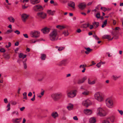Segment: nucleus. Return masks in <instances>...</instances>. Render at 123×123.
<instances>
[{
    "label": "nucleus",
    "mask_w": 123,
    "mask_h": 123,
    "mask_svg": "<svg viewBox=\"0 0 123 123\" xmlns=\"http://www.w3.org/2000/svg\"><path fill=\"white\" fill-rule=\"evenodd\" d=\"M58 37L57 31L55 30L53 31L49 35V38L52 41L57 40L58 39Z\"/></svg>",
    "instance_id": "nucleus-1"
},
{
    "label": "nucleus",
    "mask_w": 123,
    "mask_h": 123,
    "mask_svg": "<svg viewBox=\"0 0 123 123\" xmlns=\"http://www.w3.org/2000/svg\"><path fill=\"white\" fill-rule=\"evenodd\" d=\"M95 98L99 102H101L103 101L104 97L103 95L99 92H97L94 95Z\"/></svg>",
    "instance_id": "nucleus-2"
},
{
    "label": "nucleus",
    "mask_w": 123,
    "mask_h": 123,
    "mask_svg": "<svg viewBox=\"0 0 123 123\" xmlns=\"http://www.w3.org/2000/svg\"><path fill=\"white\" fill-rule=\"evenodd\" d=\"M76 90L68 91L66 92L68 98H72L75 97L77 93Z\"/></svg>",
    "instance_id": "nucleus-3"
},
{
    "label": "nucleus",
    "mask_w": 123,
    "mask_h": 123,
    "mask_svg": "<svg viewBox=\"0 0 123 123\" xmlns=\"http://www.w3.org/2000/svg\"><path fill=\"white\" fill-rule=\"evenodd\" d=\"M97 114L101 116L104 117L106 115V112L103 108L99 107L98 108L97 110Z\"/></svg>",
    "instance_id": "nucleus-4"
},
{
    "label": "nucleus",
    "mask_w": 123,
    "mask_h": 123,
    "mask_svg": "<svg viewBox=\"0 0 123 123\" xmlns=\"http://www.w3.org/2000/svg\"><path fill=\"white\" fill-rule=\"evenodd\" d=\"M106 103L107 106L109 108H112L113 106V100L111 98H108L106 100Z\"/></svg>",
    "instance_id": "nucleus-5"
},
{
    "label": "nucleus",
    "mask_w": 123,
    "mask_h": 123,
    "mask_svg": "<svg viewBox=\"0 0 123 123\" xmlns=\"http://www.w3.org/2000/svg\"><path fill=\"white\" fill-rule=\"evenodd\" d=\"M62 96V94L61 93L53 94L51 95L52 98L55 100L60 99Z\"/></svg>",
    "instance_id": "nucleus-6"
},
{
    "label": "nucleus",
    "mask_w": 123,
    "mask_h": 123,
    "mask_svg": "<svg viewBox=\"0 0 123 123\" xmlns=\"http://www.w3.org/2000/svg\"><path fill=\"white\" fill-rule=\"evenodd\" d=\"M37 15L38 17L42 19L46 18L47 17L46 13L43 12H37Z\"/></svg>",
    "instance_id": "nucleus-7"
},
{
    "label": "nucleus",
    "mask_w": 123,
    "mask_h": 123,
    "mask_svg": "<svg viewBox=\"0 0 123 123\" xmlns=\"http://www.w3.org/2000/svg\"><path fill=\"white\" fill-rule=\"evenodd\" d=\"M31 36L32 37L37 38L39 35V32L36 31H32L30 33Z\"/></svg>",
    "instance_id": "nucleus-8"
},
{
    "label": "nucleus",
    "mask_w": 123,
    "mask_h": 123,
    "mask_svg": "<svg viewBox=\"0 0 123 123\" xmlns=\"http://www.w3.org/2000/svg\"><path fill=\"white\" fill-rule=\"evenodd\" d=\"M82 104L87 107L92 104V103L90 101L89 99H87L86 100L83 101L82 102Z\"/></svg>",
    "instance_id": "nucleus-9"
},
{
    "label": "nucleus",
    "mask_w": 123,
    "mask_h": 123,
    "mask_svg": "<svg viewBox=\"0 0 123 123\" xmlns=\"http://www.w3.org/2000/svg\"><path fill=\"white\" fill-rule=\"evenodd\" d=\"M33 9L36 11L42 10H43V7L39 5H37L34 6L33 7Z\"/></svg>",
    "instance_id": "nucleus-10"
},
{
    "label": "nucleus",
    "mask_w": 123,
    "mask_h": 123,
    "mask_svg": "<svg viewBox=\"0 0 123 123\" xmlns=\"http://www.w3.org/2000/svg\"><path fill=\"white\" fill-rule=\"evenodd\" d=\"M86 6V4L85 2H82L80 3L78 5V6L80 9L82 10L85 8Z\"/></svg>",
    "instance_id": "nucleus-11"
},
{
    "label": "nucleus",
    "mask_w": 123,
    "mask_h": 123,
    "mask_svg": "<svg viewBox=\"0 0 123 123\" xmlns=\"http://www.w3.org/2000/svg\"><path fill=\"white\" fill-rule=\"evenodd\" d=\"M22 118H13L12 121L13 123H19L22 119Z\"/></svg>",
    "instance_id": "nucleus-12"
},
{
    "label": "nucleus",
    "mask_w": 123,
    "mask_h": 123,
    "mask_svg": "<svg viewBox=\"0 0 123 123\" xmlns=\"http://www.w3.org/2000/svg\"><path fill=\"white\" fill-rule=\"evenodd\" d=\"M50 29V28L45 27L41 30L42 31L44 34H46L49 33Z\"/></svg>",
    "instance_id": "nucleus-13"
},
{
    "label": "nucleus",
    "mask_w": 123,
    "mask_h": 123,
    "mask_svg": "<svg viewBox=\"0 0 123 123\" xmlns=\"http://www.w3.org/2000/svg\"><path fill=\"white\" fill-rule=\"evenodd\" d=\"M87 79L86 76H85L83 77L81 79H80L78 80L77 83L78 84H80L83 83Z\"/></svg>",
    "instance_id": "nucleus-14"
},
{
    "label": "nucleus",
    "mask_w": 123,
    "mask_h": 123,
    "mask_svg": "<svg viewBox=\"0 0 123 123\" xmlns=\"http://www.w3.org/2000/svg\"><path fill=\"white\" fill-rule=\"evenodd\" d=\"M68 63L67 60L64 59L61 61L59 63V65L60 66L62 65H65Z\"/></svg>",
    "instance_id": "nucleus-15"
},
{
    "label": "nucleus",
    "mask_w": 123,
    "mask_h": 123,
    "mask_svg": "<svg viewBox=\"0 0 123 123\" xmlns=\"http://www.w3.org/2000/svg\"><path fill=\"white\" fill-rule=\"evenodd\" d=\"M84 112L87 115H90L92 113L91 110L88 109H86L84 110Z\"/></svg>",
    "instance_id": "nucleus-16"
},
{
    "label": "nucleus",
    "mask_w": 123,
    "mask_h": 123,
    "mask_svg": "<svg viewBox=\"0 0 123 123\" xmlns=\"http://www.w3.org/2000/svg\"><path fill=\"white\" fill-rule=\"evenodd\" d=\"M29 17V15L25 14H23L22 15V18L24 22H25L26 20Z\"/></svg>",
    "instance_id": "nucleus-17"
},
{
    "label": "nucleus",
    "mask_w": 123,
    "mask_h": 123,
    "mask_svg": "<svg viewBox=\"0 0 123 123\" xmlns=\"http://www.w3.org/2000/svg\"><path fill=\"white\" fill-rule=\"evenodd\" d=\"M103 38L104 39H108V40H111L113 39V37L111 38V36L110 35H104L103 37Z\"/></svg>",
    "instance_id": "nucleus-18"
},
{
    "label": "nucleus",
    "mask_w": 123,
    "mask_h": 123,
    "mask_svg": "<svg viewBox=\"0 0 123 123\" xmlns=\"http://www.w3.org/2000/svg\"><path fill=\"white\" fill-rule=\"evenodd\" d=\"M40 1V0H30L31 3L33 5H35L39 3Z\"/></svg>",
    "instance_id": "nucleus-19"
},
{
    "label": "nucleus",
    "mask_w": 123,
    "mask_h": 123,
    "mask_svg": "<svg viewBox=\"0 0 123 123\" xmlns=\"http://www.w3.org/2000/svg\"><path fill=\"white\" fill-rule=\"evenodd\" d=\"M84 48L86 50V51H85V53L87 54H88L91 52L92 51V49H91L90 48L85 47Z\"/></svg>",
    "instance_id": "nucleus-20"
},
{
    "label": "nucleus",
    "mask_w": 123,
    "mask_h": 123,
    "mask_svg": "<svg viewBox=\"0 0 123 123\" xmlns=\"http://www.w3.org/2000/svg\"><path fill=\"white\" fill-rule=\"evenodd\" d=\"M107 119H110L111 122L112 123H113L114 122V121L115 119V117L114 116L112 115L110 117H108L107 118Z\"/></svg>",
    "instance_id": "nucleus-21"
},
{
    "label": "nucleus",
    "mask_w": 123,
    "mask_h": 123,
    "mask_svg": "<svg viewBox=\"0 0 123 123\" xmlns=\"http://www.w3.org/2000/svg\"><path fill=\"white\" fill-rule=\"evenodd\" d=\"M51 116L54 118H56L58 116V114L56 112H53L51 114Z\"/></svg>",
    "instance_id": "nucleus-22"
},
{
    "label": "nucleus",
    "mask_w": 123,
    "mask_h": 123,
    "mask_svg": "<svg viewBox=\"0 0 123 123\" xmlns=\"http://www.w3.org/2000/svg\"><path fill=\"white\" fill-rule=\"evenodd\" d=\"M55 11H52L51 10H48L47 11V13L49 15H54Z\"/></svg>",
    "instance_id": "nucleus-23"
},
{
    "label": "nucleus",
    "mask_w": 123,
    "mask_h": 123,
    "mask_svg": "<svg viewBox=\"0 0 123 123\" xmlns=\"http://www.w3.org/2000/svg\"><path fill=\"white\" fill-rule=\"evenodd\" d=\"M68 5L73 8H75V3L71 1L69 2L68 4Z\"/></svg>",
    "instance_id": "nucleus-24"
},
{
    "label": "nucleus",
    "mask_w": 123,
    "mask_h": 123,
    "mask_svg": "<svg viewBox=\"0 0 123 123\" xmlns=\"http://www.w3.org/2000/svg\"><path fill=\"white\" fill-rule=\"evenodd\" d=\"M7 19L10 22L13 23L15 21V19L12 16L8 17L7 18Z\"/></svg>",
    "instance_id": "nucleus-25"
},
{
    "label": "nucleus",
    "mask_w": 123,
    "mask_h": 123,
    "mask_svg": "<svg viewBox=\"0 0 123 123\" xmlns=\"http://www.w3.org/2000/svg\"><path fill=\"white\" fill-rule=\"evenodd\" d=\"M41 58L42 60H44L45 59L46 55L44 54H41Z\"/></svg>",
    "instance_id": "nucleus-26"
},
{
    "label": "nucleus",
    "mask_w": 123,
    "mask_h": 123,
    "mask_svg": "<svg viewBox=\"0 0 123 123\" xmlns=\"http://www.w3.org/2000/svg\"><path fill=\"white\" fill-rule=\"evenodd\" d=\"M26 55H24L22 53H20L19 55V57L20 58H22L24 59L25 58L26 56Z\"/></svg>",
    "instance_id": "nucleus-27"
},
{
    "label": "nucleus",
    "mask_w": 123,
    "mask_h": 123,
    "mask_svg": "<svg viewBox=\"0 0 123 123\" xmlns=\"http://www.w3.org/2000/svg\"><path fill=\"white\" fill-rule=\"evenodd\" d=\"M96 122V119L94 117L91 118L90 119L89 122L90 123H94Z\"/></svg>",
    "instance_id": "nucleus-28"
},
{
    "label": "nucleus",
    "mask_w": 123,
    "mask_h": 123,
    "mask_svg": "<svg viewBox=\"0 0 123 123\" xmlns=\"http://www.w3.org/2000/svg\"><path fill=\"white\" fill-rule=\"evenodd\" d=\"M120 76H117L116 75H113L112 76V79L115 80H116L118 79V78H120Z\"/></svg>",
    "instance_id": "nucleus-29"
},
{
    "label": "nucleus",
    "mask_w": 123,
    "mask_h": 123,
    "mask_svg": "<svg viewBox=\"0 0 123 123\" xmlns=\"http://www.w3.org/2000/svg\"><path fill=\"white\" fill-rule=\"evenodd\" d=\"M89 94V92L88 91H85L82 93V94L84 96L88 95Z\"/></svg>",
    "instance_id": "nucleus-30"
},
{
    "label": "nucleus",
    "mask_w": 123,
    "mask_h": 123,
    "mask_svg": "<svg viewBox=\"0 0 123 123\" xmlns=\"http://www.w3.org/2000/svg\"><path fill=\"white\" fill-rule=\"evenodd\" d=\"M56 27L59 29L61 30L65 28V27L63 26L58 25L56 26Z\"/></svg>",
    "instance_id": "nucleus-31"
},
{
    "label": "nucleus",
    "mask_w": 123,
    "mask_h": 123,
    "mask_svg": "<svg viewBox=\"0 0 123 123\" xmlns=\"http://www.w3.org/2000/svg\"><path fill=\"white\" fill-rule=\"evenodd\" d=\"M73 105L70 104L68 105L67 108L69 110H71L73 109Z\"/></svg>",
    "instance_id": "nucleus-32"
},
{
    "label": "nucleus",
    "mask_w": 123,
    "mask_h": 123,
    "mask_svg": "<svg viewBox=\"0 0 123 123\" xmlns=\"http://www.w3.org/2000/svg\"><path fill=\"white\" fill-rule=\"evenodd\" d=\"M4 58L6 59H9L10 58V56L8 54H5L4 55Z\"/></svg>",
    "instance_id": "nucleus-33"
},
{
    "label": "nucleus",
    "mask_w": 123,
    "mask_h": 123,
    "mask_svg": "<svg viewBox=\"0 0 123 123\" xmlns=\"http://www.w3.org/2000/svg\"><path fill=\"white\" fill-rule=\"evenodd\" d=\"M107 20H105L103 22V23L102 25V28H104L105 26H106V25L107 24Z\"/></svg>",
    "instance_id": "nucleus-34"
},
{
    "label": "nucleus",
    "mask_w": 123,
    "mask_h": 123,
    "mask_svg": "<svg viewBox=\"0 0 123 123\" xmlns=\"http://www.w3.org/2000/svg\"><path fill=\"white\" fill-rule=\"evenodd\" d=\"M95 80L92 81H91L89 79L88 80V83L89 84H95Z\"/></svg>",
    "instance_id": "nucleus-35"
},
{
    "label": "nucleus",
    "mask_w": 123,
    "mask_h": 123,
    "mask_svg": "<svg viewBox=\"0 0 123 123\" xmlns=\"http://www.w3.org/2000/svg\"><path fill=\"white\" fill-rule=\"evenodd\" d=\"M39 41V40L38 39L36 40H34L32 39L30 41V43H35L36 42Z\"/></svg>",
    "instance_id": "nucleus-36"
},
{
    "label": "nucleus",
    "mask_w": 123,
    "mask_h": 123,
    "mask_svg": "<svg viewBox=\"0 0 123 123\" xmlns=\"http://www.w3.org/2000/svg\"><path fill=\"white\" fill-rule=\"evenodd\" d=\"M12 115H14V114H16V115L18 116L19 115V113L17 111H14L12 113Z\"/></svg>",
    "instance_id": "nucleus-37"
},
{
    "label": "nucleus",
    "mask_w": 123,
    "mask_h": 123,
    "mask_svg": "<svg viewBox=\"0 0 123 123\" xmlns=\"http://www.w3.org/2000/svg\"><path fill=\"white\" fill-rule=\"evenodd\" d=\"M99 22H95L93 23L94 26H95L96 28L98 27V26L99 25Z\"/></svg>",
    "instance_id": "nucleus-38"
},
{
    "label": "nucleus",
    "mask_w": 123,
    "mask_h": 123,
    "mask_svg": "<svg viewBox=\"0 0 123 123\" xmlns=\"http://www.w3.org/2000/svg\"><path fill=\"white\" fill-rule=\"evenodd\" d=\"M23 95L24 96L23 98L27 99V93L26 92H25L23 94Z\"/></svg>",
    "instance_id": "nucleus-39"
},
{
    "label": "nucleus",
    "mask_w": 123,
    "mask_h": 123,
    "mask_svg": "<svg viewBox=\"0 0 123 123\" xmlns=\"http://www.w3.org/2000/svg\"><path fill=\"white\" fill-rule=\"evenodd\" d=\"M10 103L12 105H15L16 104L17 102L15 101L12 100L10 101Z\"/></svg>",
    "instance_id": "nucleus-40"
},
{
    "label": "nucleus",
    "mask_w": 123,
    "mask_h": 123,
    "mask_svg": "<svg viewBox=\"0 0 123 123\" xmlns=\"http://www.w3.org/2000/svg\"><path fill=\"white\" fill-rule=\"evenodd\" d=\"M63 34L65 36H67L68 35V33L67 31H65L63 32Z\"/></svg>",
    "instance_id": "nucleus-41"
},
{
    "label": "nucleus",
    "mask_w": 123,
    "mask_h": 123,
    "mask_svg": "<svg viewBox=\"0 0 123 123\" xmlns=\"http://www.w3.org/2000/svg\"><path fill=\"white\" fill-rule=\"evenodd\" d=\"M89 26V24L88 23L87 24H85L83 25V27L85 28H86Z\"/></svg>",
    "instance_id": "nucleus-42"
},
{
    "label": "nucleus",
    "mask_w": 123,
    "mask_h": 123,
    "mask_svg": "<svg viewBox=\"0 0 123 123\" xmlns=\"http://www.w3.org/2000/svg\"><path fill=\"white\" fill-rule=\"evenodd\" d=\"M101 9L104 12H105L108 10L107 8L104 7H101Z\"/></svg>",
    "instance_id": "nucleus-43"
},
{
    "label": "nucleus",
    "mask_w": 123,
    "mask_h": 123,
    "mask_svg": "<svg viewBox=\"0 0 123 123\" xmlns=\"http://www.w3.org/2000/svg\"><path fill=\"white\" fill-rule=\"evenodd\" d=\"M65 48V47H59V48L58 49V50L59 51H61L62 50L64 49Z\"/></svg>",
    "instance_id": "nucleus-44"
},
{
    "label": "nucleus",
    "mask_w": 123,
    "mask_h": 123,
    "mask_svg": "<svg viewBox=\"0 0 123 123\" xmlns=\"http://www.w3.org/2000/svg\"><path fill=\"white\" fill-rule=\"evenodd\" d=\"M10 103H8L7 105V107L8 108V109H7V111H9L10 109Z\"/></svg>",
    "instance_id": "nucleus-45"
},
{
    "label": "nucleus",
    "mask_w": 123,
    "mask_h": 123,
    "mask_svg": "<svg viewBox=\"0 0 123 123\" xmlns=\"http://www.w3.org/2000/svg\"><path fill=\"white\" fill-rule=\"evenodd\" d=\"M93 37L96 40H98L99 39V38L95 34L93 35Z\"/></svg>",
    "instance_id": "nucleus-46"
},
{
    "label": "nucleus",
    "mask_w": 123,
    "mask_h": 123,
    "mask_svg": "<svg viewBox=\"0 0 123 123\" xmlns=\"http://www.w3.org/2000/svg\"><path fill=\"white\" fill-rule=\"evenodd\" d=\"M23 63L24 64V68L26 69L27 68V64L25 62H23Z\"/></svg>",
    "instance_id": "nucleus-47"
},
{
    "label": "nucleus",
    "mask_w": 123,
    "mask_h": 123,
    "mask_svg": "<svg viewBox=\"0 0 123 123\" xmlns=\"http://www.w3.org/2000/svg\"><path fill=\"white\" fill-rule=\"evenodd\" d=\"M117 111L121 115H122L123 114V111L122 110H118Z\"/></svg>",
    "instance_id": "nucleus-48"
},
{
    "label": "nucleus",
    "mask_w": 123,
    "mask_h": 123,
    "mask_svg": "<svg viewBox=\"0 0 123 123\" xmlns=\"http://www.w3.org/2000/svg\"><path fill=\"white\" fill-rule=\"evenodd\" d=\"M12 31V30H7L6 32V33L8 34L11 33Z\"/></svg>",
    "instance_id": "nucleus-49"
},
{
    "label": "nucleus",
    "mask_w": 123,
    "mask_h": 123,
    "mask_svg": "<svg viewBox=\"0 0 123 123\" xmlns=\"http://www.w3.org/2000/svg\"><path fill=\"white\" fill-rule=\"evenodd\" d=\"M96 17L98 18H100V14L99 13H98L96 15Z\"/></svg>",
    "instance_id": "nucleus-50"
},
{
    "label": "nucleus",
    "mask_w": 123,
    "mask_h": 123,
    "mask_svg": "<svg viewBox=\"0 0 123 123\" xmlns=\"http://www.w3.org/2000/svg\"><path fill=\"white\" fill-rule=\"evenodd\" d=\"M14 32L18 35H19L20 33V31L18 30H16L14 31Z\"/></svg>",
    "instance_id": "nucleus-51"
},
{
    "label": "nucleus",
    "mask_w": 123,
    "mask_h": 123,
    "mask_svg": "<svg viewBox=\"0 0 123 123\" xmlns=\"http://www.w3.org/2000/svg\"><path fill=\"white\" fill-rule=\"evenodd\" d=\"M102 123H110V122L107 120H105L103 121Z\"/></svg>",
    "instance_id": "nucleus-52"
},
{
    "label": "nucleus",
    "mask_w": 123,
    "mask_h": 123,
    "mask_svg": "<svg viewBox=\"0 0 123 123\" xmlns=\"http://www.w3.org/2000/svg\"><path fill=\"white\" fill-rule=\"evenodd\" d=\"M0 51L1 52H4L6 50L4 49L1 48L0 49Z\"/></svg>",
    "instance_id": "nucleus-53"
},
{
    "label": "nucleus",
    "mask_w": 123,
    "mask_h": 123,
    "mask_svg": "<svg viewBox=\"0 0 123 123\" xmlns=\"http://www.w3.org/2000/svg\"><path fill=\"white\" fill-rule=\"evenodd\" d=\"M101 63L99 62L96 65V66L98 68H99L101 66Z\"/></svg>",
    "instance_id": "nucleus-54"
},
{
    "label": "nucleus",
    "mask_w": 123,
    "mask_h": 123,
    "mask_svg": "<svg viewBox=\"0 0 123 123\" xmlns=\"http://www.w3.org/2000/svg\"><path fill=\"white\" fill-rule=\"evenodd\" d=\"M23 35L24 36V37L25 38H27L28 37V35L27 34H23Z\"/></svg>",
    "instance_id": "nucleus-55"
},
{
    "label": "nucleus",
    "mask_w": 123,
    "mask_h": 123,
    "mask_svg": "<svg viewBox=\"0 0 123 123\" xmlns=\"http://www.w3.org/2000/svg\"><path fill=\"white\" fill-rule=\"evenodd\" d=\"M4 102L5 103H8L7 99L6 98H5L4 100Z\"/></svg>",
    "instance_id": "nucleus-56"
},
{
    "label": "nucleus",
    "mask_w": 123,
    "mask_h": 123,
    "mask_svg": "<svg viewBox=\"0 0 123 123\" xmlns=\"http://www.w3.org/2000/svg\"><path fill=\"white\" fill-rule=\"evenodd\" d=\"M44 78V77L42 76L41 78H39L38 79V80L39 81H42Z\"/></svg>",
    "instance_id": "nucleus-57"
},
{
    "label": "nucleus",
    "mask_w": 123,
    "mask_h": 123,
    "mask_svg": "<svg viewBox=\"0 0 123 123\" xmlns=\"http://www.w3.org/2000/svg\"><path fill=\"white\" fill-rule=\"evenodd\" d=\"M73 119L75 120H78V119L77 117L76 116H75L73 117Z\"/></svg>",
    "instance_id": "nucleus-58"
},
{
    "label": "nucleus",
    "mask_w": 123,
    "mask_h": 123,
    "mask_svg": "<svg viewBox=\"0 0 123 123\" xmlns=\"http://www.w3.org/2000/svg\"><path fill=\"white\" fill-rule=\"evenodd\" d=\"M25 107H23L22 108H20V110L21 111H23L25 109Z\"/></svg>",
    "instance_id": "nucleus-59"
},
{
    "label": "nucleus",
    "mask_w": 123,
    "mask_h": 123,
    "mask_svg": "<svg viewBox=\"0 0 123 123\" xmlns=\"http://www.w3.org/2000/svg\"><path fill=\"white\" fill-rule=\"evenodd\" d=\"M28 6H25V5L22 6V8L23 9H25L27 8Z\"/></svg>",
    "instance_id": "nucleus-60"
},
{
    "label": "nucleus",
    "mask_w": 123,
    "mask_h": 123,
    "mask_svg": "<svg viewBox=\"0 0 123 123\" xmlns=\"http://www.w3.org/2000/svg\"><path fill=\"white\" fill-rule=\"evenodd\" d=\"M81 31V30L79 29H78L76 30V32L78 33H80Z\"/></svg>",
    "instance_id": "nucleus-61"
},
{
    "label": "nucleus",
    "mask_w": 123,
    "mask_h": 123,
    "mask_svg": "<svg viewBox=\"0 0 123 123\" xmlns=\"http://www.w3.org/2000/svg\"><path fill=\"white\" fill-rule=\"evenodd\" d=\"M19 44V42H17L15 43V45L18 46Z\"/></svg>",
    "instance_id": "nucleus-62"
},
{
    "label": "nucleus",
    "mask_w": 123,
    "mask_h": 123,
    "mask_svg": "<svg viewBox=\"0 0 123 123\" xmlns=\"http://www.w3.org/2000/svg\"><path fill=\"white\" fill-rule=\"evenodd\" d=\"M32 95V93L31 92H30L28 94V95L29 96H31Z\"/></svg>",
    "instance_id": "nucleus-63"
},
{
    "label": "nucleus",
    "mask_w": 123,
    "mask_h": 123,
    "mask_svg": "<svg viewBox=\"0 0 123 123\" xmlns=\"http://www.w3.org/2000/svg\"><path fill=\"white\" fill-rule=\"evenodd\" d=\"M21 90V88H18V94H20V91Z\"/></svg>",
    "instance_id": "nucleus-64"
}]
</instances>
